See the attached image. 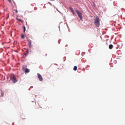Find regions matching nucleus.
Returning a JSON list of instances; mask_svg holds the SVG:
<instances>
[{
	"instance_id": "14",
	"label": "nucleus",
	"mask_w": 125,
	"mask_h": 125,
	"mask_svg": "<svg viewBox=\"0 0 125 125\" xmlns=\"http://www.w3.org/2000/svg\"><path fill=\"white\" fill-rule=\"evenodd\" d=\"M23 29H24V32H25V31L26 29H25V27L24 26H23Z\"/></svg>"
},
{
	"instance_id": "15",
	"label": "nucleus",
	"mask_w": 125,
	"mask_h": 125,
	"mask_svg": "<svg viewBox=\"0 0 125 125\" xmlns=\"http://www.w3.org/2000/svg\"><path fill=\"white\" fill-rule=\"evenodd\" d=\"M8 1L10 2L11 3V1L10 0H8Z\"/></svg>"
},
{
	"instance_id": "6",
	"label": "nucleus",
	"mask_w": 125,
	"mask_h": 125,
	"mask_svg": "<svg viewBox=\"0 0 125 125\" xmlns=\"http://www.w3.org/2000/svg\"><path fill=\"white\" fill-rule=\"evenodd\" d=\"M49 36V35L48 34L45 33L44 35V37L45 38H47Z\"/></svg>"
},
{
	"instance_id": "1",
	"label": "nucleus",
	"mask_w": 125,
	"mask_h": 125,
	"mask_svg": "<svg viewBox=\"0 0 125 125\" xmlns=\"http://www.w3.org/2000/svg\"><path fill=\"white\" fill-rule=\"evenodd\" d=\"M94 24L96 27H98L100 25V20L98 17H96L94 20Z\"/></svg>"
},
{
	"instance_id": "3",
	"label": "nucleus",
	"mask_w": 125,
	"mask_h": 125,
	"mask_svg": "<svg viewBox=\"0 0 125 125\" xmlns=\"http://www.w3.org/2000/svg\"><path fill=\"white\" fill-rule=\"evenodd\" d=\"M75 11L77 13L79 17L80 18V20H82V19L83 17L82 16V13L80 12L78 10H75Z\"/></svg>"
},
{
	"instance_id": "17",
	"label": "nucleus",
	"mask_w": 125,
	"mask_h": 125,
	"mask_svg": "<svg viewBox=\"0 0 125 125\" xmlns=\"http://www.w3.org/2000/svg\"><path fill=\"white\" fill-rule=\"evenodd\" d=\"M16 13H17L18 12L17 11V10H16Z\"/></svg>"
},
{
	"instance_id": "5",
	"label": "nucleus",
	"mask_w": 125,
	"mask_h": 125,
	"mask_svg": "<svg viewBox=\"0 0 125 125\" xmlns=\"http://www.w3.org/2000/svg\"><path fill=\"white\" fill-rule=\"evenodd\" d=\"M37 75L38 76V77L39 80L41 81H42L43 78L41 75L39 73H38Z\"/></svg>"
},
{
	"instance_id": "4",
	"label": "nucleus",
	"mask_w": 125,
	"mask_h": 125,
	"mask_svg": "<svg viewBox=\"0 0 125 125\" xmlns=\"http://www.w3.org/2000/svg\"><path fill=\"white\" fill-rule=\"evenodd\" d=\"M27 41L28 42L29 46L30 48H31V41L29 39V38H27Z\"/></svg>"
},
{
	"instance_id": "10",
	"label": "nucleus",
	"mask_w": 125,
	"mask_h": 125,
	"mask_svg": "<svg viewBox=\"0 0 125 125\" xmlns=\"http://www.w3.org/2000/svg\"><path fill=\"white\" fill-rule=\"evenodd\" d=\"M70 9L71 10V11H72V12L73 14H74V12L73 9V8L71 7L70 8Z\"/></svg>"
},
{
	"instance_id": "11",
	"label": "nucleus",
	"mask_w": 125,
	"mask_h": 125,
	"mask_svg": "<svg viewBox=\"0 0 125 125\" xmlns=\"http://www.w3.org/2000/svg\"><path fill=\"white\" fill-rule=\"evenodd\" d=\"M25 72L26 73H28L29 72L30 70L27 69H26L25 70Z\"/></svg>"
},
{
	"instance_id": "2",
	"label": "nucleus",
	"mask_w": 125,
	"mask_h": 125,
	"mask_svg": "<svg viewBox=\"0 0 125 125\" xmlns=\"http://www.w3.org/2000/svg\"><path fill=\"white\" fill-rule=\"evenodd\" d=\"M10 79L12 80L13 83H14L17 82V80L15 77L14 75L13 74H12L10 76Z\"/></svg>"
},
{
	"instance_id": "7",
	"label": "nucleus",
	"mask_w": 125,
	"mask_h": 125,
	"mask_svg": "<svg viewBox=\"0 0 125 125\" xmlns=\"http://www.w3.org/2000/svg\"><path fill=\"white\" fill-rule=\"evenodd\" d=\"M16 19L17 20H18L19 21H20V22H21L22 23H23L24 22L23 21H22L21 20V19H18L17 18H16Z\"/></svg>"
},
{
	"instance_id": "18",
	"label": "nucleus",
	"mask_w": 125,
	"mask_h": 125,
	"mask_svg": "<svg viewBox=\"0 0 125 125\" xmlns=\"http://www.w3.org/2000/svg\"><path fill=\"white\" fill-rule=\"evenodd\" d=\"M25 66L26 67H27V66Z\"/></svg>"
},
{
	"instance_id": "16",
	"label": "nucleus",
	"mask_w": 125,
	"mask_h": 125,
	"mask_svg": "<svg viewBox=\"0 0 125 125\" xmlns=\"http://www.w3.org/2000/svg\"><path fill=\"white\" fill-rule=\"evenodd\" d=\"M26 68V67H23V68L22 69H23V70H24V69H25Z\"/></svg>"
},
{
	"instance_id": "12",
	"label": "nucleus",
	"mask_w": 125,
	"mask_h": 125,
	"mask_svg": "<svg viewBox=\"0 0 125 125\" xmlns=\"http://www.w3.org/2000/svg\"><path fill=\"white\" fill-rule=\"evenodd\" d=\"M77 69V67L76 66H75L74 67L73 69L74 71H76Z\"/></svg>"
},
{
	"instance_id": "13",
	"label": "nucleus",
	"mask_w": 125,
	"mask_h": 125,
	"mask_svg": "<svg viewBox=\"0 0 125 125\" xmlns=\"http://www.w3.org/2000/svg\"><path fill=\"white\" fill-rule=\"evenodd\" d=\"M24 35L23 34H21V37L22 39H24Z\"/></svg>"
},
{
	"instance_id": "8",
	"label": "nucleus",
	"mask_w": 125,
	"mask_h": 125,
	"mask_svg": "<svg viewBox=\"0 0 125 125\" xmlns=\"http://www.w3.org/2000/svg\"><path fill=\"white\" fill-rule=\"evenodd\" d=\"M113 47V45L111 44L109 45V48L110 49H112Z\"/></svg>"
},
{
	"instance_id": "9",
	"label": "nucleus",
	"mask_w": 125,
	"mask_h": 125,
	"mask_svg": "<svg viewBox=\"0 0 125 125\" xmlns=\"http://www.w3.org/2000/svg\"><path fill=\"white\" fill-rule=\"evenodd\" d=\"M28 50H27V51H26V52H25L24 55L25 57L28 54Z\"/></svg>"
}]
</instances>
